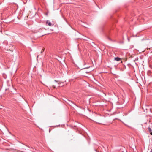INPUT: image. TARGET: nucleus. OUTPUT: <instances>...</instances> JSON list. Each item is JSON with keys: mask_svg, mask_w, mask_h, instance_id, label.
I'll list each match as a JSON object with an SVG mask.
<instances>
[{"mask_svg": "<svg viewBox=\"0 0 152 152\" xmlns=\"http://www.w3.org/2000/svg\"><path fill=\"white\" fill-rule=\"evenodd\" d=\"M46 25H48L49 26H53V25H52L51 23L50 22L49 20H47L46 22Z\"/></svg>", "mask_w": 152, "mask_h": 152, "instance_id": "obj_1", "label": "nucleus"}, {"mask_svg": "<svg viewBox=\"0 0 152 152\" xmlns=\"http://www.w3.org/2000/svg\"><path fill=\"white\" fill-rule=\"evenodd\" d=\"M67 100H68V101L69 102H67L68 104H71V105L72 104H74L76 105V106H77V105H76L72 101H70L68 99Z\"/></svg>", "mask_w": 152, "mask_h": 152, "instance_id": "obj_2", "label": "nucleus"}, {"mask_svg": "<svg viewBox=\"0 0 152 152\" xmlns=\"http://www.w3.org/2000/svg\"><path fill=\"white\" fill-rule=\"evenodd\" d=\"M114 59L115 60L117 61H120L121 60V59L119 57H115L114 58Z\"/></svg>", "mask_w": 152, "mask_h": 152, "instance_id": "obj_3", "label": "nucleus"}, {"mask_svg": "<svg viewBox=\"0 0 152 152\" xmlns=\"http://www.w3.org/2000/svg\"><path fill=\"white\" fill-rule=\"evenodd\" d=\"M148 129L149 132H151L152 131V130L150 126L148 127Z\"/></svg>", "mask_w": 152, "mask_h": 152, "instance_id": "obj_4", "label": "nucleus"}, {"mask_svg": "<svg viewBox=\"0 0 152 152\" xmlns=\"http://www.w3.org/2000/svg\"><path fill=\"white\" fill-rule=\"evenodd\" d=\"M151 150L150 152H152V147L151 148Z\"/></svg>", "mask_w": 152, "mask_h": 152, "instance_id": "obj_5", "label": "nucleus"}, {"mask_svg": "<svg viewBox=\"0 0 152 152\" xmlns=\"http://www.w3.org/2000/svg\"><path fill=\"white\" fill-rule=\"evenodd\" d=\"M150 132V134L151 135H152V132Z\"/></svg>", "mask_w": 152, "mask_h": 152, "instance_id": "obj_6", "label": "nucleus"}, {"mask_svg": "<svg viewBox=\"0 0 152 152\" xmlns=\"http://www.w3.org/2000/svg\"><path fill=\"white\" fill-rule=\"evenodd\" d=\"M55 88V86H53V88Z\"/></svg>", "mask_w": 152, "mask_h": 152, "instance_id": "obj_7", "label": "nucleus"}, {"mask_svg": "<svg viewBox=\"0 0 152 152\" xmlns=\"http://www.w3.org/2000/svg\"><path fill=\"white\" fill-rule=\"evenodd\" d=\"M95 151L96 152H99V151H98L96 150H95Z\"/></svg>", "mask_w": 152, "mask_h": 152, "instance_id": "obj_8", "label": "nucleus"}, {"mask_svg": "<svg viewBox=\"0 0 152 152\" xmlns=\"http://www.w3.org/2000/svg\"><path fill=\"white\" fill-rule=\"evenodd\" d=\"M55 81L56 82H57V81L56 80H55Z\"/></svg>", "mask_w": 152, "mask_h": 152, "instance_id": "obj_9", "label": "nucleus"}, {"mask_svg": "<svg viewBox=\"0 0 152 152\" xmlns=\"http://www.w3.org/2000/svg\"><path fill=\"white\" fill-rule=\"evenodd\" d=\"M84 39L85 40H87V39Z\"/></svg>", "mask_w": 152, "mask_h": 152, "instance_id": "obj_10", "label": "nucleus"}]
</instances>
